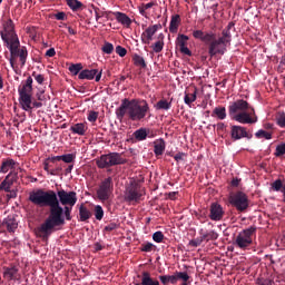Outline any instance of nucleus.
I'll list each match as a JSON object with an SVG mask.
<instances>
[{"label":"nucleus","mask_w":285,"mask_h":285,"mask_svg":"<svg viewBox=\"0 0 285 285\" xmlns=\"http://www.w3.org/2000/svg\"><path fill=\"white\" fill-rule=\"evenodd\" d=\"M29 200L33 205H39L40 208L46 205L50 208L49 216L39 228L40 236L48 239L55 227L66 225V219H72V208L77 204L78 197L77 191H66L65 188H60L59 191L36 188L33 191H29Z\"/></svg>","instance_id":"nucleus-1"},{"label":"nucleus","mask_w":285,"mask_h":285,"mask_svg":"<svg viewBox=\"0 0 285 285\" xmlns=\"http://www.w3.org/2000/svg\"><path fill=\"white\" fill-rule=\"evenodd\" d=\"M1 39L4 42V46L10 51V65L11 68H14V59L19 57L21 65H26L28 59V48L27 46L20 45V39L14 29V22L12 19L6 20L2 29L0 31Z\"/></svg>","instance_id":"nucleus-2"},{"label":"nucleus","mask_w":285,"mask_h":285,"mask_svg":"<svg viewBox=\"0 0 285 285\" xmlns=\"http://www.w3.org/2000/svg\"><path fill=\"white\" fill-rule=\"evenodd\" d=\"M19 92V104L22 110L30 111L35 108L43 107V101L46 99L45 90H40L37 94V99H33V78L32 76H27L26 82L20 85L18 88Z\"/></svg>","instance_id":"nucleus-3"},{"label":"nucleus","mask_w":285,"mask_h":285,"mask_svg":"<svg viewBox=\"0 0 285 285\" xmlns=\"http://www.w3.org/2000/svg\"><path fill=\"white\" fill-rule=\"evenodd\" d=\"M150 107L148 101L144 100L141 104L137 99H122L121 105L117 107L116 117L122 121L126 114L130 121H142L149 112Z\"/></svg>","instance_id":"nucleus-4"},{"label":"nucleus","mask_w":285,"mask_h":285,"mask_svg":"<svg viewBox=\"0 0 285 285\" xmlns=\"http://www.w3.org/2000/svg\"><path fill=\"white\" fill-rule=\"evenodd\" d=\"M228 112L230 118L239 124H256L258 121L255 107H250L249 101L245 99L232 101V105L228 107Z\"/></svg>","instance_id":"nucleus-5"},{"label":"nucleus","mask_w":285,"mask_h":285,"mask_svg":"<svg viewBox=\"0 0 285 285\" xmlns=\"http://www.w3.org/2000/svg\"><path fill=\"white\" fill-rule=\"evenodd\" d=\"M193 37L195 39H202V42H209V57H216L217 53H224V42L223 36L216 39L215 31H203L202 29H196L193 31Z\"/></svg>","instance_id":"nucleus-6"},{"label":"nucleus","mask_w":285,"mask_h":285,"mask_svg":"<svg viewBox=\"0 0 285 285\" xmlns=\"http://www.w3.org/2000/svg\"><path fill=\"white\" fill-rule=\"evenodd\" d=\"M256 230V225H249V228H244L243 230H239V234H237L234 242L236 247H239L240 250H247V247H250L254 242L253 236Z\"/></svg>","instance_id":"nucleus-7"},{"label":"nucleus","mask_w":285,"mask_h":285,"mask_svg":"<svg viewBox=\"0 0 285 285\" xmlns=\"http://www.w3.org/2000/svg\"><path fill=\"white\" fill-rule=\"evenodd\" d=\"M99 168H109L110 166H119L121 163H127L120 153H109L108 155H100L96 160Z\"/></svg>","instance_id":"nucleus-8"},{"label":"nucleus","mask_w":285,"mask_h":285,"mask_svg":"<svg viewBox=\"0 0 285 285\" xmlns=\"http://www.w3.org/2000/svg\"><path fill=\"white\" fill-rule=\"evenodd\" d=\"M230 205L238 210V213H245L249 208V197L245 191H236L235 194H230L229 197Z\"/></svg>","instance_id":"nucleus-9"},{"label":"nucleus","mask_w":285,"mask_h":285,"mask_svg":"<svg viewBox=\"0 0 285 285\" xmlns=\"http://www.w3.org/2000/svg\"><path fill=\"white\" fill-rule=\"evenodd\" d=\"M141 197L142 194L139 183H137V180H130V183H128V186H126L125 188L124 199L126 200V203H138Z\"/></svg>","instance_id":"nucleus-10"},{"label":"nucleus","mask_w":285,"mask_h":285,"mask_svg":"<svg viewBox=\"0 0 285 285\" xmlns=\"http://www.w3.org/2000/svg\"><path fill=\"white\" fill-rule=\"evenodd\" d=\"M115 189V183L112 180V177H105L104 180H101L100 186L97 188V197L101 200V203H105L106 199H109L111 195L114 194Z\"/></svg>","instance_id":"nucleus-11"},{"label":"nucleus","mask_w":285,"mask_h":285,"mask_svg":"<svg viewBox=\"0 0 285 285\" xmlns=\"http://www.w3.org/2000/svg\"><path fill=\"white\" fill-rule=\"evenodd\" d=\"M17 179H19V171L16 169L9 171V175L4 177V180L0 183V190L10 194L11 187L17 183Z\"/></svg>","instance_id":"nucleus-12"},{"label":"nucleus","mask_w":285,"mask_h":285,"mask_svg":"<svg viewBox=\"0 0 285 285\" xmlns=\"http://www.w3.org/2000/svg\"><path fill=\"white\" fill-rule=\"evenodd\" d=\"M161 28V23H155L154 26H148L145 31H142L141 35V42L145 43V46H150L151 40L154 39L155 35H157V31Z\"/></svg>","instance_id":"nucleus-13"},{"label":"nucleus","mask_w":285,"mask_h":285,"mask_svg":"<svg viewBox=\"0 0 285 285\" xmlns=\"http://www.w3.org/2000/svg\"><path fill=\"white\" fill-rule=\"evenodd\" d=\"M225 210L223 208V205L219 203H212L209 208V219H213L214 222H220L224 219Z\"/></svg>","instance_id":"nucleus-14"},{"label":"nucleus","mask_w":285,"mask_h":285,"mask_svg":"<svg viewBox=\"0 0 285 285\" xmlns=\"http://www.w3.org/2000/svg\"><path fill=\"white\" fill-rule=\"evenodd\" d=\"M102 77V71H98L97 68H81V72L79 73V79H96V81H100Z\"/></svg>","instance_id":"nucleus-15"},{"label":"nucleus","mask_w":285,"mask_h":285,"mask_svg":"<svg viewBox=\"0 0 285 285\" xmlns=\"http://www.w3.org/2000/svg\"><path fill=\"white\" fill-rule=\"evenodd\" d=\"M230 135L233 140H240L242 138H248V132L246 127H242L240 122L233 124L230 128Z\"/></svg>","instance_id":"nucleus-16"},{"label":"nucleus","mask_w":285,"mask_h":285,"mask_svg":"<svg viewBox=\"0 0 285 285\" xmlns=\"http://www.w3.org/2000/svg\"><path fill=\"white\" fill-rule=\"evenodd\" d=\"M3 278H7L8 281H17L21 278L17 264H10L9 267H3Z\"/></svg>","instance_id":"nucleus-17"},{"label":"nucleus","mask_w":285,"mask_h":285,"mask_svg":"<svg viewBox=\"0 0 285 285\" xmlns=\"http://www.w3.org/2000/svg\"><path fill=\"white\" fill-rule=\"evenodd\" d=\"M234 26H235L234 21H230L228 26H226V28L223 29L222 31L224 53H226L227 51L228 42H232V28H234Z\"/></svg>","instance_id":"nucleus-18"},{"label":"nucleus","mask_w":285,"mask_h":285,"mask_svg":"<svg viewBox=\"0 0 285 285\" xmlns=\"http://www.w3.org/2000/svg\"><path fill=\"white\" fill-rule=\"evenodd\" d=\"M188 39H189L188 35H178L177 42L181 53H187V57H191L190 48H188L187 46Z\"/></svg>","instance_id":"nucleus-19"},{"label":"nucleus","mask_w":285,"mask_h":285,"mask_svg":"<svg viewBox=\"0 0 285 285\" xmlns=\"http://www.w3.org/2000/svg\"><path fill=\"white\" fill-rule=\"evenodd\" d=\"M17 161L13 158H8L7 160H2L0 166V171L2 175H7V173L14 170Z\"/></svg>","instance_id":"nucleus-20"},{"label":"nucleus","mask_w":285,"mask_h":285,"mask_svg":"<svg viewBox=\"0 0 285 285\" xmlns=\"http://www.w3.org/2000/svg\"><path fill=\"white\" fill-rule=\"evenodd\" d=\"M114 16L116 17L117 22H120L121 26H125L126 28H130L132 24L131 18H129L126 12H114Z\"/></svg>","instance_id":"nucleus-21"},{"label":"nucleus","mask_w":285,"mask_h":285,"mask_svg":"<svg viewBox=\"0 0 285 285\" xmlns=\"http://www.w3.org/2000/svg\"><path fill=\"white\" fill-rule=\"evenodd\" d=\"M3 225L7 227V230H9V233H14V230H17V227H19V223L17 222L16 217H12V215H9V217H6V219H3Z\"/></svg>","instance_id":"nucleus-22"},{"label":"nucleus","mask_w":285,"mask_h":285,"mask_svg":"<svg viewBox=\"0 0 285 285\" xmlns=\"http://www.w3.org/2000/svg\"><path fill=\"white\" fill-rule=\"evenodd\" d=\"M135 285H160V281L153 278L150 273L144 272L141 276V284L137 283Z\"/></svg>","instance_id":"nucleus-23"},{"label":"nucleus","mask_w":285,"mask_h":285,"mask_svg":"<svg viewBox=\"0 0 285 285\" xmlns=\"http://www.w3.org/2000/svg\"><path fill=\"white\" fill-rule=\"evenodd\" d=\"M166 149V140L164 138H158L157 140H154V153L155 155H164V151Z\"/></svg>","instance_id":"nucleus-24"},{"label":"nucleus","mask_w":285,"mask_h":285,"mask_svg":"<svg viewBox=\"0 0 285 285\" xmlns=\"http://www.w3.org/2000/svg\"><path fill=\"white\" fill-rule=\"evenodd\" d=\"M91 216H92V212H90V209L87 208V205L81 203V205L79 207V218H80V222H87L88 219L91 218Z\"/></svg>","instance_id":"nucleus-25"},{"label":"nucleus","mask_w":285,"mask_h":285,"mask_svg":"<svg viewBox=\"0 0 285 285\" xmlns=\"http://www.w3.org/2000/svg\"><path fill=\"white\" fill-rule=\"evenodd\" d=\"M150 132V129H147V127H140L139 129H135L134 138L136 140H146Z\"/></svg>","instance_id":"nucleus-26"},{"label":"nucleus","mask_w":285,"mask_h":285,"mask_svg":"<svg viewBox=\"0 0 285 285\" xmlns=\"http://www.w3.org/2000/svg\"><path fill=\"white\" fill-rule=\"evenodd\" d=\"M272 189H273V191H282L283 202L285 203V183H283V180H281V178H277V180H274L272 183Z\"/></svg>","instance_id":"nucleus-27"},{"label":"nucleus","mask_w":285,"mask_h":285,"mask_svg":"<svg viewBox=\"0 0 285 285\" xmlns=\"http://www.w3.org/2000/svg\"><path fill=\"white\" fill-rule=\"evenodd\" d=\"M88 127L83 122L72 124L70 127L71 132L76 135H86Z\"/></svg>","instance_id":"nucleus-28"},{"label":"nucleus","mask_w":285,"mask_h":285,"mask_svg":"<svg viewBox=\"0 0 285 285\" xmlns=\"http://www.w3.org/2000/svg\"><path fill=\"white\" fill-rule=\"evenodd\" d=\"M218 236L217 230H203L202 239L203 242H210L218 239Z\"/></svg>","instance_id":"nucleus-29"},{"label":"nucleus","mask_w":285,"mask_h":285,"mask_svg":"<svg viewBox=\"0 0 285 285\" xmlns=\"http://www.w3.org/2000/svg\"><path fill=\"white\" fill-rule=\"evenodd\" d=\"M175 278H176L175 284H177V282L180 279V281H183V284H180V285H188V281H189L190 276H189V273H187V272H176Z\"/></svg>","instance_id":"nucleus-30"},{"label":"nucleus","mask_w":285,"mask_h":285,"mask_svg":"<svg viewBox=\"0 0 285 285\" xmlns=\"http://www.w3.org/2000/svg\"><path fill=\"white\" fill-rule=\"evenodd\" d=\"M173 107V100L168 101L167 99H160L156 104V110H170Z\"/></svg>","instance_id":"nucleus-31"},{"label":"nucleus","mask_w":285,"mask_h":285,"mask_svg":"<svg viewBox=\"0 0 285 285\" xmlns=\"http://www.w3.org/2000/svg\"><path fill=\"white\" fill-rule=\"evenodd\" d=\"M181 21L180 14H173L169 26V31H178L179 22Z\"/></svg>","instance_id":"nucleus-32"},{"label":"nucleus","mask_w":285,"mask_h":285,"mask_svg":"<svg viewBox=\"0 0 285 285\" xmlns=\"http://www.w3.org/2000/svg\"><path fill=\"white\" fill-rule=\"evenodd\" d=\"M212 116H216L219 119L227 118V110L226 107H214Z\"/></svg>","instance_id":"nucleus-33"},{"label":"nucleus","mask_w":285,"mask_h":285,"mask_svg":"<svg viewBox=\"0 0 285 285\" xmlns=\"http://www.w3.org/2000/svg\"><path fill=\"white\" fill-rule=\"evenodd\" d=\"M69 70L73 76L78 75V79H80V73L82 71V63L81 62H76L72 65H69Z\"/></svg>","instance_id":"nucleus-34"},{"label":"nucleus","mask_w":285,"mask_h":285,"mask_svg":"<svg viewBox=\"0 0 285 285\" xmlns=\"http://www.w3.org/2000/svg\"><path fill=\"white\" fill-rule=\"evenodd\" d=\"M132 60L134 65L140 66V68H147L146 59L140 53H134Z\"/></svg>","instance_id":"nucleus-35"},{"label":"nucleus","mask_w":285,"mask_h":285,"mask_svg":"<svg viewBox=\"0 0 285 285\" xmlns=\"http://www.w3.org/2000/svg\"><path fill=\"white\" fill-rule=\"evenodd\" d=\"M67 4L72 11H79V9H82L83 7L81 0H67Z\"/></svg>","instance_id":"nucleus-36"},{"label":"nucleus","mask_w":285,"mask_h":285,"mask_svg":"<svg viewBox=\"0 0 285 285\" xmlns=\"http://www.w3.org/2000/svg\"><path fill=\"white\" fill-rule=\"evenodd\" d=\"M198 89L194 88L193 94H185L184 101L185 104H193L197 99Z\"/></svg>","instance_id":"nucleus-37"},{"label":"nucleus","mask_w":285,"mask_h":285,"mask_svg":"<svg viewBox=\"0 0 285 285\" xmlns=\"http://www.w3.org/2000/svg\"><path fill=\"white\" fill-rule=\"evenodd\" d=\"M164 46H165L164 40H157L156 42H154L151 48H153V51H155V53H160V51H164Z\"/></svg>","instance_id":"nucleus-38"},{"label":"nucleus","mask_w":285,"mask_h":285,"mask_svg":"<svg viewBox=\"0 0 285 285\" xmlns=\"http://www.w3.org/2000/svg\"><path fill=\"white\" fill-rule=\"evenodd\" d=\"M161 284L167 285V284H176V277L175 273L173 276H159Z\"/></svg>","instance_id":"nucleus-39"},{"label":"nucleus","mask_w":285,"mask_h":285,"mask_svg":"<svg viewBox=\"0 0 285 285\" xmlns=\"http://www.w3.org/2000/svg\"><path fill=\"white\" fill-rule=\"evenodd\" d=\"M56 160H63L65 163H72L75 160V155H57Z\"/></svg>","instance_id":"nucleus-40"},{"label":"nucleus","mask_w":285,"mask_h":285,"mask_svg":"<svg viewBox=\"0 0 285 285\" xmlns=\"http://www.w3.org/2000/svg\"><path fill=\"white\" fill-rule=\"evenodd\" d=\"M104 208H102V205H95V216H96V219L98 220H101L104 219Z\"/></svg>","instance_id":"nucleus-41"},{"label":"nucleus","mask_w":285,"mask_h":285,"mask_svg":"<svg viewBox=\"0 0 285 285\" xmlns=\"http://www.w3.org/2000/svg\"><path fill=\"white\" fill-rule=\"evenodd\" d=\"M256 138H266L271 140L273 138L272 132H267L266 129H258L256 132Z\"/></svg>","instance_id":"nucleus-42"},{"label":"nucleus","mask_w":285,"mask_h":285,"mask_svg":"<svg viewBox=\"0 0 285 285\" xmlns=\"http://www.w3.org/2000/svg\"><path fill=\"white\" fill-rule=\"evenodd\" d=\"M275 281L274 278H257L256 285H274Z\"/></svg>","instance_id":"nucleus-43"},{"label":"nucleus","mask_w":285,"mask_h":285,"mask_svg":"<svg viewBox=\"0 0 285 285\" xmlns=\"http://www.w3.org/2000/svg\"><path fill=\"white\" fill-rule=\"evenodd\" d=\"M203 233H204V229L202 228L200 229V236L199 238L197 239H190L189 240V244L191 245V247H199V244H203L204 239H203Z\"/></svg>","instance_id":"nucleus-44"},{"label":"nucleus","mask_w":285,"mask_h":285,"mask_svg":"<svg viewBox=\"0 0 285 285\" xmlns=\"http://www.w3.org/2000/svg\"><path fill=\"white\" fill-rule=\"evenodd\" d=\"M283 155H285V144H277V147L275 149V156L282 157Z\"/></svg>","instance_id":"nucleus-45"},{"label":"nucleus","mask_w":285,"mask_h":285,"mask_svg":"<svg viewBox=\"0 0 285 285\" xmlns=\"http://www.w3.org/2000/svg\"><path fill=\"white\" fill-rule=\"evenodd\" d=\"M155 245H153V242H145L144 245H141V250L145 253H150L154 250Z\"/></svg>","instance_id":"nucleus-46"},{"label":"nucleus","mask_w":285,"mask_h":285,"mask_svg":"<svg viewBox=\"0 0 285 285\" xmlns=\"http://www.w3.org/2000/svg\"><path fill=\"white\" fill-rule=\"evenodd\" d=\"M154 242H164L165 236L163 234V230H156L155 234L153 235Z\"/></svg>","instance_id":"nucleus-47"},{"label":"nucleus","mask_w":285,"mask_h":285,"mask_svg":"<svg viewBox=\"0 0 285 285\" xmlns=\"http://www.w3.org/2000/svg\"><path fill=\"white\" fill-rule=\"evenodd\" d=\"M114 48L115 47H114L112 42H105V45L102 46V51L105 53H112Z\"/></svg>","instance_id":"nucleus-48"},{"label":"nucleus","mask_w":285,"mask_h":285,"mask_svg":"<svg viewBox=\"0 0 285 285\" xmlns=\"http://www.w3.org/2000/svg\"><path fill=\"white\" fill-rule=\"evenodd\" d=\"M32 76H35V79L36 81H38V85H43V81H45L43 73H36V71H33Z\"/></svg>","instance_id":"nucleus-49"},{"label":"nucleus","mask_w":285,"mask_h":285,"mask_svg":"<svg viewBox=\"0 0 285 285\" xmlns=\"http://www.w3.org/2000/svg\"><path fill=\"white\" fill-rule=\"evenodd\" d=\"M138 10L142 17H149L147 12V3H141L140 7H138Z\"/></svg>","instance_id":"nucleus-50"},{"label":"nucleus","mask_w":285,"mask_h":285,"mask_svg":"<svg viewBox=\"0 0 285 285\" xmlns=\"http://www.w3.org/2000/svg\"><path fill=\"white\" fill-rule=\"evenodd\" d=\"M116 52L119 53V57H126L127 48H124V46H117Z\"/></svg>","instance_id":"nucleus-51"},{"label":"nucleus","mask_w":285,"mask_h":285,"mask_svg":"<svg viewBox=\"0 0 285 285\" xmlns=\"http://www.w3.org/2000/svg\"><path fill=\"white\" fill-rule=\"evenodd\" d=\"M98 116L99 112H97L96 110H90L88 121H97Z\"/></svg>","instance_id":"nucleus-52"},{"label":"nucleus","mask_w":285,"mask_h":285,"mask_svg":"<svg viewBox=\"0 0 285 285\" xmlns=\"http://www.w3.org/2000/svg\"><path fill=\"white\" fill-rule=\"evenodd\" d=\"M118 227L117 223H109V225L105 226V230L111 232V230H116Z\"/></svg>","instance_id":"nucleus-53"},{"label":"nucleus","mask_w":285,"mask_h":285,"mask_svg":"<svg viewBox=\"0 0 285 285\" xmlns=\"http://www.w3.org/2000/svg\"><path fill=\"white\" fill-rule=\"evenodd\" d=\"M7 196L9 197V199L16 198V197H18V191L16 190V188H12V186H11L10 187V193L7 194Z\"/></svg>","instance_id":"nucleus-54"},{"label":"nucleus","mask_w":285,"mask_h":285,"mask_svg":"<svg viewBox=\"0 0 285 285\" xmlns=\"http://www.w3.org/2000/svg\"><path fill=\"white\" fill-rule=\"evenodd\" d=\"M276 121L278 124V127H285V116H278V118H276Z\"/></svg>","instance_id":"nucleus-55"},{"label":"nucleus","mask_w":285,"mask_h":285,"mask_svg":"<svg viewBox=\"0 0 285 285\" xmlns=\"http://www.w3.org/2000/svg\"><path fill=\"white\" fill-rule=\"evenodd\" d=\"M46 57H56V48H48Z\"/></svg>","instance_id":"nucleus-56"},{"label":"nucleus","mask_w":285,"mask_h":285,"mask_svg":"<svg viewBox=\"0 0 285 285\" xmlns=\"http://www.w3.org/2000/svg\"><path fill=\"white\" fill-rule=\"evenodd\" d=\"M56 19L57 20H66V12H57Z\"/></svg>","instance_id":"nucleus-57"},{"label":"nucleus","mask_w":285,"mask_h":285,"mask_svg":"<svg viewBox=\"0 0 285 285\" xmlns=\"http://www.w3.org/2000/svg\"><path fill=\"white\" fill-rule=\"evenodd\" d=\"M184 155L185 153H177L175 155V160H177V163H179L180 160H184Z\"/></svg>","instance_id":"nucleus-58"},{"label":"nucleus","mask_w":285,"mask_h":285,"mask_svg":"<svg viewBox=\"0 0 285 285\" xmlns=\"http://www.w3.org/2000/svg\"><path fill=\"white\" fill-rule=\"evenodd\" d=\"M217 129H225L226 124H224V120H219L218 124H216Z\"/></svg>","instance_id":"nucleus-59"},{"label":"nucleus","mask_w":285,"mask_h":285,"mask_svg":"<svg viewBox=\"0 0 285 285\" xmlns=\"http://www.w3.org/2000/svg\"><path fill=\"white\" fill-rule=\"evenodd\" d=\"M239 177H234L233 180H232V186H239Z\"/></svg>","instance_id":"nucleus-60"},{"label":"nucleus","mask_w":285,"mask_h":285,"mask_svg":"<svg viewBox=\"0 0 285 285\" xmlns=\"http://www.w3.org/2000/svg\"><path fill=\"white\" fill-rule=\"evenodd\" d=\"M178 191H169L168 197L169 199H176Z\"/></svg>","instance_id":"nucleus-61"},{"label":"nucleus","mask_w":285,"mask_h":285,"mask_svg":"<svg viewBox=\"0 0 285 285\" xmlns=\"http://www.w3.org/2000/svg\"><path fill=\"white\" fill-rule=\"evenodd\" d=\"M104 246L101 245L100 242H96L95 244V250H102Z\"/></svg>","instance_id":"nucleus-62"},{"label":"nucleus","mask_w":285,"mask_h":285,"mask_svg":"<svg viewBox=\"0 0 285 285\" xmlns=\"http://www.w3.org/2000/svg\"><path fill=\"white\" fill-rule=\"evenodd\" d=\"M73 168V161H71V164H69V166L66 169L67 175H70V173L72 171Z\"/></svg>","instance_id":"nucleus-63"},{"label":"nucleus","mask_w":285,"mask_h":285,"mask_svg":"<svg viewBox=\"0 0 285 285\" xmlns=\"http://www.w3.org/2000/svg\"><path fill=\"white\" fill-rule=\"evenodd\" d=\"M69 35H77V31L72 29V26H68Z\"/></svg>","instance_id":"nucleus-64"}]
</instances>
